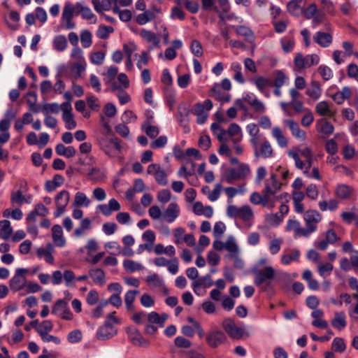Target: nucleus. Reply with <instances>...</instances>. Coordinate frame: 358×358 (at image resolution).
Returning a JSON list of instances; mask_svg holds the SVG:
<instances>
[{
	"mask_svg": "<svg viewBox=\"0 0 358 358\" xmlns=\"http://www.w3.org/2000/svg\"><path fill=\"white\" fill-rule=\"evenodd\" d=\"M250 168L248 164L241 163L237 168H228L224 174L225 181L232 184L236 181L244 180L250 174Z\"/></svg>",
	"mask_w": 358,
	"mask_h": 358,
	"instance_id": "f257e3e1",
	"label": "nucleus"
},
{
	"mask_svg": "<svg viewBox=\"0 0 358 358\" xmlns=\"http://www.w3.org/2000/svg\"><path fill=\"white\" fill-rule=\"evenodd\" d=\"M275 275V271L271 266H266L264 269L255 272L254 283L256 286H263V290L266 291L271 287L270 280Z\"/></svg>",
	"mask_w": 358,
	"mask_h": 358,
	"instance_id": "f03ea898",
	"label": "nucleus"
},
{
	"mask_svg": "<svg viewBox=\"0 0 358 358\" xmlns=\"http://www.w3.org/2000/svg\"><path fill=\"white\" fill-rule=\"evenodd\" d=\"M222 325L224 331L233 339L238 340L250 336V334L245 328L236 326L234 321L230 318L224 319Z\"/></svg>",
	"mask_w": 358,
	"mask_h": 358,
	"instance_id": "7ed1b4c3",
	"label": "nucleus"
},
{
	"mask_svg": "<svg viewBox=\"0 0 358 358\" xmlns=\"http://www.w3.org/2000/svg\"><path fill=\"white\" fill-rule=\"evenodd\" d=\"M272 194L269 187L265 186L262 195L255 192L250 195V201L255 205L262 204L264 207L273 208L275 202L272 199Z\"/></svg>",
	"mask_w": 358,
	"mask_h": 358,
	"instance_id": "20e7f679",
	"label": "nucleus"
},
{
	"mask_svg": "<svg viewBox=\"0 0 358 358\" xmlns=\"http://www.w3.org/2000/svg\"><path fill=\"white\" fill-rule=\"evenodd\" d=\"M227 340L225 333L217 327L212 328L206 333V342L211 348H217Z\"/></svg>",
	"mask_w": 358,
	"mask_h": 358,
	"instance_id": "39448f33",
	"label": "nucleus"
},
{
	"mask_svg": "<svg viewBox=\"0 0 358 358\" xmlns=\"http://www.w3.org/2000/svg\"><path fill=\"white\" fill-rule=\"evenodd\" d=\"M308 236L317 230V224L322 220V215L316 210H307L303 216Z\"/></svg>",
	"mask_w": 358,
	"mask_h": 358,
	"instance_id": "423d86ee",
	"label": "nucleus"
},
{
	"mask_svg": "<svg viewBox=\"0 0 358 358\" xmlns=\"http://www.w3.org/2000/svg\"><path fill=\"white\" fill-rule=\"evenodd\" d=\"M320 62V57L317 54L308 55L304 57L302 53H296L294 63L299 69L310 68L313 65H317Z\"/></svg>",
	"mask_w": 358,
	"mask_h": 358,
	"instance_id": "0eeeda50",
	"label": "nucleus"
},
{
	"mask_svg": "<svg viewBox=\"0 0 358 358\" xmlns=\"http://www.w3.org/2000/svg\"><path fill=\"white\" fill-rule=\"evenodd\" d=\"M288 155L294 160L296 167L301 170L303 169L305 163L301 160L300 156L306 160L313 157L312 150L308 147L303 149L290 150L288 151Z\"/></svg>",
	"mask_w": 358,
	"mask_h": 358,
	"instance_id": "6e6552de",
	"label": "nucleus"
},
{
	"mask_svg": "<svg viewBox=\"0 0 358 358\" xmlns=\"http://www.w3.org/2000/svg\"><path fill=\"white\" fill-rule=\"evenodd\" d=\"M70 199V193L67 190L60 191L55 197L56 210L54 213L55 217H60L66 211Z\"/></svg>",
	"mask_w": 358,
	"mask_h": 358,
	"instance_id": "1a4fd4ad",
	"label": "nucleus"
},
{
	"mask_svg": "<svg viewBox=\"0 0 358 358\" xmlns=\"http://www.w3.org/2000/svg\"><path fill=\"white\" fill-rule=\"evenodd\" d=\"M52 313L59 316L65 320H71L73 317V315L69 309L68 302L63 299H58L55 301L52 308Z\"/></svg>",
	"mask_w": 358,
	"mask_h": 358,
	"instance_id": "9d476101",
	"label": "nucleus"
},
{
	"mask_svg": "<svg viewBox=\"0 0 358 358\" xmlns=\"http://www.w3.org/2000/svg\"><path fill=\"white\" fill-rule=\"evenodd\" d=\"M148 322L145 325L144 333L148 335H153L157 331L159 327V314L155 311H152L147 315Z\"/></svg>",
	"mask_w": 358,
	"mask_h": 358,
	"instance_id": "9b49d317",
	"label": "nucleus"
},
{
	"mask_svg": "<svg viewBox=\"0 0 358 358\" xmlns=\"http://www.w3.org/2000/svg\"><path fill=\"white\" fill-rule=\"evenodd\" d=\"M27 272L28 270L26 268H19L16 269L14 276L9 282V285L12 290L17 292L24 287L26 278L23 275Z\"/></svg>",
	"mask_w": 358,
	"mask_h": 358,
	"instance_id": "f8f14e48",
	"label": "nucleus"
},
{
	"mask_svg": "<svg viewBox=\"0 0 358 358\" xmlns=\"http://www.w3.org/2000/svg\"><path fill=\"white\" fill-rule=\"evenodd\" d=\"M147 172L148 174L154 175L155 179L158 184L164 186L168 184L167 175L159 164H150L148 166Z\"/></svg>",
	"mask_w": 358,
	"mask_h": 358,
	"instance_id": "ddd939ff",
	"label": "nucleus"
},
{
	"mask_svg": "<svg viewBox=\"0 0 358 358\" xmlns=\"http://www.w3.org/2000/svg\"><path fill=\"white\" fill-rule=\"evenodd\" d=\"M127 332L131 342L136 345L148 347L150 341L143 338L140 331L136 328H127Z\"/></svg>",
	"mask_w": 358,
	"mask_h": 358,
	"instance_id": "4468645a",
	"label": "nucleus"
},
{
	"mask_svg": "<svg viewBox=\"0 0 358 358\" xmlns=\"http://www.w3.org/2000/svg\"><path fill=\"white\" fill-rule=\"evenodd\" d=\"M140 36L146 41L147 43H150V45L148 47V50H152L153 49L159 47L160 43V38L157 36L156 34L154 32L143 29L140 31Z\"/></svg>",
	"mask_w": 358,
	"mask_h": 358,
	"instance_id": "2eb2a0df",
	"label": "nucleus"
},
{
	"mask_svg": "<svg viewBox=\"0 0 358 358\" xmlns=\"http://www.w3.org/2000/svg\"><path fill=\"white\" fill-rule=\"evenodd\" d=\"M214 284L211 278L210 274H207L205 276L198 278L192 283V288L194 293L197 295H201L199 290L201 287L208 288Z\"/></svg>",
	"mask_w": 358,
	"mask_h": 358,
	"instance_id": "dca6fc26",
	"label": "nucleus"
},
{
	"mask_svg": "<svg viewBox=\"0 0 358 358\" xmlns=\"http://www.w3.org/2000/svg\"><path fill=\"white\" fill-rule=\"evenodd\" d=\"M116 334L117 329L114 327L103 323L96 331V338L98 340L105 341L113 337Z\"/></svg>",
	"mask_w": 358,
	"mask_h": 358,
	"instance_id": "f3484780",
	"label": "nucleus"
},
{
	"mask_svg": "<svg viewBox=\"0 0 358 358\" xmlns=\"http://www.w3.org/2000/svg\"><path fill=\"white\" fill-rule=\"evenodd\" d=\"M252 82L256 85L259 91L266 96H269L268 93L266 92V88L273 86V82L271 79L264 76H258L252 80Z\"/></svg>",
	"mask_w": 358,
	"mask_h": 358,
	"instance_id": "a211bd4d",
	"label": "nucleus"
},
{
	"mask_svg": "<svg viewBox=\"0 0 358 358\" xmlns=\"http://www.w3.org/2000/svg\"><path fill=\"white\" fill-rule=\"evenodd\" d=\"M354 192L355 189L345 184H338L335 191L336 196L343 200L349 199Z\"/></svg>",
	"mask_w": 358,
	"mask_h": 358,
	"instance_id": "6ab92c4d",
	"label": "nucleus"
},
{
	"mask_svg": "<svg viewBox=\"0 0 358 358\" xmlns=\"http://www.w3.org/2000/svg\"><path fill=\"white\" fill-rule=\"evenodd\" d=\"M180 208L176 203H171L164 213V217L169 223H172L179 216Z\"/></svg>",
	"mask_w": 358,
	"mask_h": 358,
	"instance_id": "aec40b11",
	"label": "nucleus"
},
{
	"mask_svg": "<svg viewBox=\"0 0 358 358\" xmlns=\"http://www.w3.org/2000/svg\"><path fill=\"white\" fill-rule=\"evenodd\" d=\"M284 124L289 127L292 134L296 138L304 140L306 138V132L301 130L299 124L293 120H285Z\"/></svg>",
	"mask_w": 358,
	"mask_h": 358,
	"instance_id": "412c9836",
	"label": "nucleus"
},
{
	"mask_svg": "<svg viewBox=\"0 0 358 358\" xmlns=\"http://www.w3.org/2000/svg\"><path fill=\"white\" fill-rule=\"evenodd\" d=\"M306 94L313 100H318L322 95L320 83L317 80H312L310 83V87L306 91Z\"/></svg>",
	"mask_w": 358,
	"mask_h": 358,
	"instance_id": "4be33fe9",
	"label": "nucleus"
},
{
	"mask_svg": "<svg viewBox=\"0 0 358 358\" xmlns=\"http://www.w3.org/2000/svg\"><path fill=\"white\" fill-rule=\"evenodd\" d=\"M76 15L80 14L82 17L83 19L92 20H94L93 22L96 23V15L92 13L91 9L87 7L83 6L82 3L78 2L76 4Z\"/></svg>",
	"mask_w": 358,
	"mask_h": 358,
	"instance_id": "5701e85b",
	"label": "nucleus"
},
{
	"mask_svg": "<svg viewBox=\"0 0 358 358\" xmlns=\"http://www.w3.org/2000/svg\"><path fill=\"white\" fill-rule=\"evenodd\" d=\"M314 41L323 48L329 47L332 42V36L329 33L317 31L313 36Z\"/></svg>",
	"mask_w": 358,
	"mask_h": 358,
	"instance_id": "b1692460",
	"label": "nucleus"
},
{
	"mask_svg": "<svg viewBox=\"0 0 358 358\" xmlns=\"http://www.w3.org/2000/svg\"><path fill=\"white\" fill-rule=\"evenodd\" d=\"M52 240L57 247H64L66 243L65 238L63 237L62 228L59 224H55L52 228Z\"/></svg>",
	"mask_w": 358,
	"mask_h": 358,
	"instance_id": "393cba45",
	"label": "nucleus"
},
{
	"mask_svg": "<svg viewBox=\"0 0 358 358\" xmlns=\"http://www.w3.org/2000/svg\"><path fill=\"white\" fill-rule=\"evenodd\" d=\"M287 231L294 230L295 233V237L304 236L308 237L307 231L305 228L301 227L300 222L297 220H288L286 226Z\"/></svg>",
	"mask_w": 358,
	"mask_h": 358,
	"instance_id": "a878e982",
	"label": "nucleus"
},
{
	"mask_svg": "<svg viewBox=\"0 0 358 358\" xmlns=\"http://www.w3.org/2000/svg\"><path fill=\"white\" fill-rule=\"evenodd\" d=\"M55 152L59 156L71 158L75 156L76 150L73 146L65 147L62 143H59L55 147Z\"/></svg>",
	"mask_w": 358,
	"mask_h": 358,
	"instance_id": "bb28decb",
	"label": "nucleus"
},
{
	"mask_svg": "<svg viewBox=\"0 0 358 358\" xmlns=\"http://www.w3.org/2000/svg\"><path fill=\"white\" fill-rule=\"evenodd\" d=\"M331 324L334 328H336L338 330L343 329L347 325L345 313L344 312L335 313L334 317L331 321Z\"/></svg>",
	"mask_w": 358,
	"mask_h": 358,
	"instance_id": "cd10ccee",
	"label": "nucleus"
},
{
	"mask_svg": "<svg viewBox=\"0 0 358 358\" xmlns=\"http://www.w3.org/2000/svg\"><path fill=\"white\" fill-rule=\"evenodd\" d=\"M90 204V201L85 193L81 192L76 193L74 201L72 203L73 207H88Z\"/></svg>",
	"mask_w": 358,
	"mask_h": 358,
	"instance_id": "c85d7f7f",
	"label": "nucleus"
},
{
	"mask_svg": "<svg viewBox=\"0 0 358 358\" xmlns=\"http://www.w3.org/2000/svg\"><path fill=\"white\" fill-rule=\"evenodd\" d=\"M92 3L94 10L98 13H103V10H109L112 8L111 0H92Z\"/></svg>",
	"mask_w": 358,
	"mask_h": 358,
	"instance_id": "c756f323",
	"label": "nucleus"
},
{
	"mask_svg": "<svg viewBox=\"0 0 358 358\" xmlns=\"http://www.w3.org/2000/svg\"><path fill=\"white\" fill-rule=\"evenodd\" d=\"M271 134L273 137L277 141V143L280 147L286 148L287 146V139L283 135L282 130L279 127H273Z\"/></svg>",
	"mask_w": 358,
	"mask_h": 358,
	"instance_id": "7c9ffc66",
	"label": "nucleus"
},
{
	"mask_svg": "<svg viewBox=\"0 0 358 358\" xmlns=\"http://www.w3.org/2000/svg\"><path fill=\"white\" fill-rule=\"evenodd\" d=\"M0 238L3 240H7L13 232L10 221L8 220L0 221Z\"/></svg>",
	"mask_w": 358,
	"mask_h": 358,
	"instance_id": "2f4dec72",
	"label": "nucleus"
},
{
	"mask_svg": "<svg viewBox=\"0 0 358 358\" xmlns=\"http://www.w3.org/2000/svg\"><path fill=\"white\" fill-rule=\"evenodd\" d=\"M155 18V15L150 10H145L136 16V21L140 25H143Z\"/></svg>",
	"mask_w": 358,
	"mask_h": 358,
	"instance_id": "473e14b6",
	"label": "nucleus"
},
{
	"mask_svg": "<svg viewBox=\"0 0 358 358\" xmlns=\"http://www.w3.org/2000/svg\"><path fill=\"white\" fill-rule=\"evenodd\" d=\"M89 275L94 282H98L100 285L105 284V273L101 268L90 269Z\"/></svg>",
	"mask_w": 358,
	"mask_h": 358,
	"instance_id": "72a5a7b5",
	"label": "nucleus"
},
{
	"mask_svg": "<svg viewBox=\"0 0 358 358\" xmlns=\"http://www.w3.org/2000/svg\"><path fill=\"white\" fill-rule=\"evenodd\" d=\"M259 154L264 158H269L273 155V150L268 141H264L259 147Z\"/></svg>",
	"mask_w": 358,
	"mask_h": 358,
	"instance_id": "f704fd0d",
	"label": "nucleus"
},
{
	"mask_svg": "<svg viewBox=\"0 0 358 358\" xmlns=\"http://www.w3.org/2000/svg\"><path fill=\"white\" fill-rule=\"evenodd\" d=\"M253 211L249 206L245 205L240 207L238 218L244 222H248L253 218Z\"/></svg>",
	"mask_w": 358,
	"mask_h": 358,
	"instance_id": "c9c22d12",
	"label": "nucleus"
},
{
	"mask_svg": "<svg viewBox=\"0 0 358 358\" xmlns=\"http://www.w3.org/2000/svg\"><path fill=\"white\" fill-rule=\"evenodd\" d=\"M68 45L67 40L64 35H58L53 39L54 48L58 52L64 51Z\"/></svg>",
	"mask_w": 358,
	"mask_h": 358,
	"instance_id": "e433bc0d",
	"label": "nucleus"
},
{
	"mask_svg": "<svg viewBox=\"0 0 358 358\" xmlns=\"http://www.w3.org/2000/svg\"><path fill=\"white\" fill-rule=\"evenodd\" d=\"M91 180L95 183L102 182L106 179L104 171L97 168H92L89 173Z\"/></svg>",
	"mask_w": 358,
	"mask_h": 358,
	"instance_id": "4c0bfd02",
	"label": "nucleus"
},
{
	"mask_svg": "<svg viewBox=\"0 0 358 358\" xmlns=\"http://www.w3.org/2000/svg\"><path fill=\"white\" fill-rule=\"evenodd\" d=\"M142 129L145 132V134L152 138H155L158 136L159 133V130L157 127L152 126L150 124V122L149 120L145 121L142 125Z\"/></svg>",
	"mask_w": 358,
	"mask_h": 358,
	"instance_id": "58836bf2",
	"label": "nucleus"
},
{
	"mask_svg": "<svg viewBox=\"0 0 358 358\" xmlns=\"http://www.w3.org/2000/svg\"><path fill=\"white\" fill-rule=\"evenodd\" d=\"M73 14L76 15V5L73 6L70 2L66 3L62 11V20L72 19Z\"/></svg>",
	"mask_w": 358,
	"mask_h": 358,
	"instance_id": "ea45409f",
	"label": "nucleus"
},
{
	"mask_svg": "<svg viewBox=\"0 0 358 358\" xmlns=\"http://www.w3.org/2000/svg\"><path fill=\"white\" fill-rule=\"evenodd\" d=\"M179 151L182 153L181 155L176 154V157L178 159H182L185 157L194 156V158L197 160H199L202 158V156L199 150L193 148H187L184 152L182 150H179Z\"/></svg>",
	"mask_w": 358,
	"mask_h": 358,
	"instance_id": "a19ab883",
	"label": "nucleus"
},
{
	"mask_svg": "<svg viewBox=\"0 0 358 358\" xmlns=\"http://www.w3.org/2000/svg\"><path fill=\"white\" fill-rule=\"evenodd\" d=\"M300 257L299 250L295 249L291 254H285L281 257V263L285 265L289 264L292 261H297Z\"/></svg>",
	"mask_w": 358,
	"mask_h": 358,
	"instance_id": "79ce46f5",
	"label": "nucleus"
},
{
	"mask_svg": "<svg viewBox=\"0 0 358 358\" xmlns=\"http://www.w3.org/2000/svg\"><path fill=\"white\" fill-rule=\"evenodd\" d=\"M98 141L99 145L112 143L117 151L120 152L122 150L120 140L117 137H113L111 138L110 139H108L105 136H103L99 138Z\"/></svg>",
	"mask_w": 358,
	"mask_h": 358,
	"instance_id": "37998d69",
	"label": "nucleus"
},
{
	"mask_svg": "<svg viewBox=\"0 0 358 358\" xmlns=\"http://www.w3.org/2000/svg\"><path fill=\"white\" fill-rule=\"evenodd\" d=\"M315 111L322 116L332 115L329 110V103L326 101L319 102L315 106Z\"/></svg>",
	"mask_w": 358,
	"mask_h": 358,
	"instance_id": "c03bdc74",
	"label": "nucleus"
},
{
	"mask_svg": "<svg viewBox=\"0 0 358 358\" xmlns=\"http://www.w3.org/2000/svg\"><path fill=\"white\" fill-rule=\"evenodd\" d=\"M302 1L291 0L287 4V11L293 15H299L301 13L300 3Z\"/></svg>",
	"mask_w": 358,
	"mask_h": 358,
	"instance_id": "a18cd8bd",
	"label": "nucleus"
},
{
	"mask_svg": "<svg viewBox=\"0 0 358 358\" xmlns=\"http://www.w3.org/2000/svg\"><path fill=\"white\" fill-rule=\"evenodd\" d=\"M123 266L124 269L129 273H133L135 271H139L143 268V266L141 264L130 259H125L123 262Z\"/></svg>",
	"mask_w": 358,
	"mask_h": 358,
	"instance_id": "49530a36",
	"label": "nucleus"
},
{
	"mask_svg": "<svg viewBox=\"0 0 358 358\" xmlns=\"http://www.w3.org/2000/svg\"><path fill=\"white\" fill-rule=\"evenodd\" d=\"M60 110V106L57 103H45L43 106L41 111L45 115H47L49 113H58Z\"/></svg>",
	"mask_w": 358,
	"mask_h": 358,
	"instance_id": "de8ad7c7",
	"label": "nucleus"
},
{
	"mask_svg": "<svg viewBox=\"0 0 358 358\" xmlns=\"http://www.w3.org/2000/svg\"><path fill=\"white\" fill-rule=\"evenodd\" d=\"M113 31L114 29L112 27L101 24L98 28L96 35L101 39H106Z\"/></svg>",
	"mask_w": 358,
	"mask_h": 358,
	"instance_id": "09e8293b",
	"label": "nucleus"
},
{
	"mask_svg": "<svg viewBox=\"0 0 358 358\" xmlns=\"http://www.w3.org/2000/svg\"><path fill=\"white\" fill-rule=\"evenodd\" d=\"M210 129L213 134L217 136V138L220 141H222L224 140V138L227 134V131L225 129L221 128L218 123L213 122L210 126Z\"/></svg>",
	"mask_w": 358,
	"mask_h": 358,
	"instance_id": "8fccbe9b",
	"label": "nucleus"
},
{
	"mask_svg": "<svg viewBox=\"0 0 358 358\" xmlns=\"http://www.w3.org/2000/svg\"><path fill=\"white\" fill-rule=\"evenodd\" d=\"M334 266L331 263H325L323 264H320L317 267V271L319 274L325 278L327 276L329 275L333 271Z\"/></svg>",
	"mask_w": 358,
	"mask_h": 358,
	"instance_id": "3c124183",
	"label": "nucleus"
},
{
	"mask_svg": "<svg viewBox=\"0 0 358 358\" xmlns=\"http://www.w3.org/2000/svg\"><path fill=\"white\" fill-rule=\"evenodd\" d=\"M80 41L85 48L90 47L92 43L91 32L87 29L83 30L80 34Z\"/></svg>",
	"mask_w": 358,
	"mask_h": 358,
	"instance_id": "603ef678",
	"label": "nucleus"
},
{
	"mask_svg": "<svg viewBox=\"0 0 358 358\" xmlns=\"http://www.w3.org/2000/svg\"><path fill=\"white\" fill-rule=\"evenodd\" d=\"M318 71L322 79L325 81L329 80L333 78L334 73L332 70L326 65H320L318 67Z\"/></svg>",
	"mask_w": 358,
	"mask_h": 358,
	"instance_id": "864d4df0",
	"label": "nucleus"
},
{
	"mask_svg": "<svg viewBox=\"0 0 358 358\" xmlns=\"http://www.w3.org/2000/svg\"><path fill=\"white\" fill-rule=\"evenodd\" d=\"M287 76L282 71H277L276 76L273 80V86L275 87H282L285 81L287 80Z\"/></svg>",
	"mask_w": 358,
	"mask_h": 358,
	"instance_id": "5fc2aeb1",
	"label": "nucleus"
},
{
	"mask_svg": "<svg viewBox=\"0 0 358 358\" xmlns=\"http://www.w3.org/2000/svg\"><path fill=\"white\" fill-rule=\"evenodd\" d=\"M190 50L192 53L196 57H201L203 55V48L201 43L198 40H193L191 42Z\"/></svg>",
	"mask_w": 358,
	"mask_h": 358,
	"instance_id": "6e6d98bb",
	"label": "nucleus"
},
{
	"mask_svg": "<svg viewBox=\"0 0 358 358\" xmlns=\"http://www.w3.org/2000/svg\"><path fill=\"white\" fill-rule=\"evenodd\" d=\"M179 353L181 354V357H177L176 354H174L173 358H205L201 353L196 350H189L188 352L180 350Z\"/></svg>",
	"mask_w": 358,
	"mask_h": 358,
	"instance_id": "4d7b16f0",
	"label": "nucleus"
},
{
	"mask_svg": "<svg viewBox=\"0 0 358 358\" xmlns=\"http://www.w3.org/2000/svg\"><path fill=\"white\" fill-rule=\"evenodd\" d=\"M332 349L338 352H343L345 350L346 345L344 340L341 338L336 337L334 339L331 345Z\"/></svg>",
	"mask_w": 358,
	"mask_h": 358,
	"instance_id": "13d9d810",
	"label": "nucleus"
},
{
	"mask_svg": "<svg viewBox=\"0 0 358 358\" xmlns=\"http://www.w3.org/2000/svg\"><path fill=\"white\" fill-rule=\"evenodd\" d=\"M53 324L50 320H44L36 328V331L41 335V333H48L52 330Z\"/></svg>",
	"mask_w": 358,
	"mask_h": 358,
	"instance_id": "bf43d9fd",
	"label": "nucleus"
},
{
	"mask_svg": "<svg viewBox=\"0 0 358 358\" xmlns=\"http://www.w3.org/2000/svg\"><path fill=\"white\" fill-rule=\"evenodd\" d=\"M62 119L65 122V127L67 129H73L76 127V122L73 119V113L63 114Z\"/></svg>",
	"mask_w": 358,
	"mask_h": 358,
	"instance_id": "052dcab7",
	"label": "nucleus"
},
{
	"mask_svg": "<svg viewBox=\"0 0 358 358\" xmlns=\"http://www.w3.org/2000/svg\"><path fill=\"white\" fill-rule=\"evenodd\" d=\"M82 338L83 334L81 331L79 329L71 331V332H69L67 337L68 341L70 343H78L82 340Z\"/></svg>",
	"mask_w": 358,
	"mask_h": 358,
	"instance_id": "680f3d73",
	"label": "nucleus"
},
{
	"mask_svg": "<svg viewBox=\"0 0 358 358\" xmlns=\"http://www.w3.org/2000/svg\"><path fill=\"white\" fill-rule=\"evenodd\" d=\"M24 196L20 190L12 192L10 194V201L13 204L22 206L24 203Z\"/></svg>",
	"mask_w": 358,
	"mask_h": 358,
	"instance_id": "e2e57ef3",
	"label": "nucleus"
},
{
	"mask_svg": "<svg viewBox=\"0 0 358 358\" xmlns=\"http://www.w3.org/2000/svg\"><path fill=\"white\" fill-rule=\"evenodd\" d=\"M283 216L278 213L268 214L266 216L267 222L272 225L278 226L282 221Z\"/></svg>",
	"mask_w": 358,
	"mask_h": 358,
	"instance_id": "0e129e2a",
	"label": "nucleus"
},
{
	"mask_svg": "<svg viewBox=\"0 0 358 358\" xmlns=\"http://www.w3.org/2000/svg\"><path fill=\"white\" fill-rule=\"evenodd\" d=\"M146 282H148V285H152L156 287L162 286L163 283L162 280L157 273H153L152 275H148L146 278Z\"/></svg>",
	"mask_w": 358,
	"mask_h": 358,
	"instance_id": "69168bd1",
	"label": "nucleus"
},
{
	"mask_svg": "<svg viewBox=\"0 0 358 358\" xmlns=\"http://www.w3.org/2000/svg\"><path fill=\"white\" fill-rule=\"evenodd\" d=\"M108 304V301L106 299L100 301L99 305L93 310L92 317L95 318L101 317L103 315V309Z\"/></svg>",
	"mask_w": 358,
	"mask_h": 358,
	"instance_id": "338daca9",
	"label": "nucleus"
},
{
	"mask_svg": "<svg viewBox=\"0 0 358 358\" xmlns=\"http://www.w3.org/2000/svg\"><path fill=\"white\" fill-rule=\"evenodd\" d=\"M255 112L263 113L266 110L264 104L259 100L256 96H253L252 101L250 105Z\"/></svg>",
	"mask_w": 358,
	"mask_h": 358,
	"instance_id": "774afa93",
	"label": "nucleus"
}]
</instances>
